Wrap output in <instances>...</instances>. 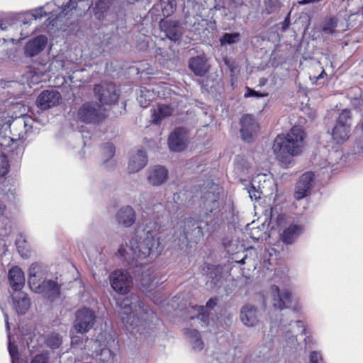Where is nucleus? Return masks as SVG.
<instances>
[{"label": "nucleus", "instance_id": "obj_16", "mask_svg": "<svg viewBox=\"0 0 363 363\" xmlns=\"http://www.w3.org/2000/svg\"><path fill=\"white\" fill-rule=\"evenodd\" d=\"M189 136L184 128H176L169 136V147L172 151L182 152L186 148Z\"/></svg>", "mask_w": 363, "mask_h": 363}, {"label": "nucleus", "instance_id": "obj_20", "mask_svg": "<svg viewBox=\"0 0 363 363\" xmlns=\"http://www.w3.org/2000/svg\"><path fill=\"white\" fill-rule=\"evenodd\" d=\"M113 274L116 276L110 278L112 288L119 294H127L133 283V277L130 276V274Z\"/></svg>", "mask_w": 363, "mask_h": 363}, {"label": "nucleus", "instance_id": "obj_21", "mask_svg": "<svg viewBox=\"0 0 363 363\" xmlns=\"http://www.w3.org/2000/svg\"><path fill=\"white\" fill-rule=\"evenodd\" d=\"M168 178L167 169L161 165H155L150 168L147 173V179L152 186H160L163 184Z\"/></svg>", "mask_w": 363, "mask_h": 363}, {"label": "nucleus", "instance_id": "obj_61", "mask_svg": "<svg viewBox=\"0 0 363 363\" xmlns=\"http://www.w3.org/2000/svg\"><path fill=\"white\" fill-rule=\"evenodd\" d=\"M289 26V21L287 19L284 21V25H283V29L285 30Z\"/></svg>", "mask_w": 363, "mask_h": 363}, {"label": "nucleus", "instance_id": "obj_32", "mask_svg": "<svg viewBox=\"0 0 363 363\" xmlns=\"http://www.w3.org/2000/svg\"><path fill=\"white\" fill-rule=\"evenodd\" d=\"M161 28L165 32L167 38L172 41H178L182 35L178 23L176 21H165L161 24Z\"/></svg>", "mask_w": 363, "mask_h": 363}, {"label": "nucleus", "instance_id": "obj_29", "mask_svg": "<svg viewBox=\"0 0 363 363\" xmlns=\"http://www.w3.org/2000/svg\"><path fill=\"white\" fill-rule=\"evenodd\" d=\"M218 298H211L206 304V306L196 305L192 308L198 311L196 318L200 319L206 325L209 322V312L208 310H212L217 305Z\"/></svg>", "mask_w": 363, "mask_h": 363}, {"label": "nucleus", "instance_id": "obj_24", "mask_svg": "<svg viewBox=\"0 0 363 363\" xmlns=\"http://www.w3.org/2000/svg\"><path fill=\"white\" fill-rule=\"evenodd\" d=\"M212 190L206 192L203 196V205L206 212L216 213L220 208V196L216 193V187L213 186Z\"/></svg>", "mask_w": 363, "mask_h": 363}, {"label": "nucleus", "instance_id": "obj_55", "mask_svg": "<svg viewBox=\"0 0 363 363\" xmlns=\"http://www.w3.org/2000/svg\"><path fill=\"white\" fill-rule=\"evenodd\" d=\"M325 75H326V73L323 69L321 73L318 76H317V77L314 76L313 77H310V79L312 81V83L314 84V83H316L318 80L323 79Z\"/></svg>", "mask_w": 363, "mask_h": 363}, {"label": "nucleus", "instance_id": "obj_15", "mask_svg": "<svg viewBox=\"0 0 363 363\" xmlns=\"http://www.w3.org/2000/svg\"><path fill=\"white\" fill-rule=\"evenodd\" d=\"M315 174L312 172H307L301 175L298 181L294 192V197L297 201L307 197L314 184Z\"/></svg>", "mask_w": 363, "mask_h": 363}, {"label": "nucleus", "instance_id": "obj_14", "mask_svg": "<svg viewBox=\"0 0 363 363\" xmlns=\"http://www.w3.org/2000/svg\"><path fill=\"white\" fill-rule=\"evenodd\" d=\"M88 3L89 8L83 12V13L78 15L77 11L72 12L71 15L65 16V24H67V21L72 18L80 17L86 13L92 6L93 12L96 18L101 19L104 17L105 13L107 12L109 6L110 0H85Z\"/></svg>", "mask_w": 363, "mask_h": 363}, {"label": "nucleus", "instance_id": "obj_3", "mask_svg": "<svg viewBox=\"0 0 363 363\" xmlns=\"http://www.w3.org/2000/svg\"><path fill=\"white\" fill-rule=\"evenodd\" d=\"M304 138L303 129L298 126L293 127L286 135H277L272 147L276 158L284 165L289 164L291 158L302 152Z\"/></svg>", "mask_w": 363, "mask_h": 363}, {"label": "nucleus", "instance_id": "obj_45", "mask_svg": "<svg viewBox=\"0 0 363 363\" xmlns=\"http://www.w3.org/2000/svg\"><path fill=\"white\" fill-rule=\"evenodd\" d=\"M281 6L279 0H267L265 2V10L267 13H272L277 11Z\"/></svg>", "mask_w": 363, "mask_h": 363}, {"label": "nucleus", "instance_id": "obj_48", "mask_svg": "<svg viewBox=\"0 0 363 363\" xmlns=\"http://www.w3.org/2000/svg\"><path fill=\"white\" fill-rule=\"evenodd\" d=\"M30 363H49L48 354L47 353L38 354L31 359Z\"/></svg>", "mask_w": 363, "mask_h": 363}, {"label": "nucleus", "instance_id": "obj_56", "mask_svg": "<svg viewBox=\"0 0 363 363\" xmlns=\"http://www.w3.org/2000/svg\"><path fill=\"white\" fill-rule=\"evenodd\" d=\"M78 73H79L78 71H73L72 74H69L67 76V78L70 81L71 83H73L78 79L76 76Z\"/></svg>", "mask_w": 363, "mask_h": 363}, {"label": "nucleus", "instance_id": "obj_33", "mask_svg": "<svg viewBox=\"0 0 363 363\" xmlns=\"http://www.w3.org/2000/svg\"><path fill=\"white\" fill-rule=\"evenodd\" d=\"M172 108L169 105L159 104L152 110V122L159 124L163 119L171 116Z\"/></svg>", "mask_w": 363, "mask_h": 363}, {"label": "nucleus", "instance_id": "obj_2", "mask_svg": "<svg viewBox=\"0 0 363 363\" xmlns=\"http://www.w3.org/2000/svg\"><path fill=\"white\" fill-rule=\"evenodd\" d=\"M161 225L157 222H149L138 225L134 234L120 245L117 255L132 268L141 267L146 259L155 254L158 255L164 244L159 235Z\"/></svg>", "mask_w": 363, "mask_h": 363}, {"label": "nucleus", "instance_id": "obj_23", "mask_svg": "<svg viewBox=\"0 0 363 363\" xmlns=\"http://www.w3.org/2000/svg\"><path fill=\"white\" fill-rule=\"evenodd\" d=\"M76 54L74 57L69 56V60H63L61 57L57 56L50 66V71L51 72H59L60 70L67 71V74H69L72 71V68L69 67L68 65L70 62L77 63L79 59L82 57V52L80 49L75 50Z\"/></svg>", "mask_w": 363, "mask_h": 363}, {"label": "nucleus", "instance_id": "obj_44", "mask_svg": "<svg viewBox=\"0 0 363 363\" xmlns=\"http://www.w3.org/2000/svg\"><path fill=\"white\" fill-rule=\"evenodd\" d=\"M9 164L6 155L0 152V177L4 176L9 172Z\"/></svg>", "mask_w": 363, "mask_h": 363}, {"label": "nucleus", "instance_id": "obj_63", "mask_svg": "<svg viewBox=\"0 0 363 363\" xmlns=\"http://www.w3.org/2000/svg\"><path fill=\"white\" fill-rule=\"evenodd\" d=\"M296 324L298 326H303V322L301 320L296 321Z\"/></svg>", "mask_w": 363, "mask_h": 363}, {"label": "nucleus", "instance_id": "obj_18", "mask_svg": "<svg viewBox=\"0 0 363 363\" xmlns=\"http://www.w3.org/2000/svg\"><path fill=\"white\" fill-rule=\"evenodd\" d=\"M61 99L60 94L55 90H45L37 99V105L41 109H48L59 104Z\"/></svg>", "mask_w": 363, "mask_h": 363}, {"label": "nucleus", "instance_id": "obj_64", "mask_svg": "<svg viewBox=\"0 0 363 363\" xmlns=\"http://www.w3.org/2000/svg\"><path fill=\"white\" fill-rule=\"evenodd\" d=\"M4 256H6V252L4 251V253H3Z\"/></svg>", "mask_w": 363, "mask_h": 363}, {"label": "nucleus", "instance_id": "obj_62", "mask_svg": "<svg viewBox=\"0 0 363 363\" xmlns=\"http://www.w3.org/2000/svg\"><path fill=\"white\" fill-rule=\"evenodd\" d=\"M215 274V277H213L212 279H216V280L220 279L221 277V275H222V274Z\"/></svg>", "mask_w": 363, "mask_h": 363}, {"label": "nucleus", "instance_id": "obj_39", "mask_svg": "<svg viewBox=\"0 0 363 363\" xmlns=\"http://www.w3.org/2000/svg\"><path fill=\"white\" fill-rule=\"evenodd\" d=\"M189 337L192 339V348L195 350H201L204 347V343L201 339L200 333L195 329H187L185 332Z\"/></svg>", "mask_w": 363, "mask_h": 363}, {"label": "nucleus", "instance_id": "obj_22", "mask_svg": "<svg viewBox=\"0 0 363 363\" xmlns=\"http://www.w3.org/2000/svg\"><path fill=\"white\" fill-rule=\"evenodd\" d=\"M241 136L245 141H249L258 130V124L252 115H245L240 120Z\"/></svg>", "mask_w": 363, "mask_h": 363}, {"label": "nucleus", "instance_id": "obj_8", "mask_svg": "<svg viewBox=\"0 0 363 363\" xmlns=\"http://www.w3.org/2000/svg\"><path fill=\"white\" fill-rule=\"evenodd\" d=\"M160 274H138L140 281V289L146 294L156 304H161L166 299V296H157V292H152L160 284L164 282L162 276L158 277Z\"/></svg>", "mask_w": 363, "mask_h": 363}, {"label": "nucleus", "instance_id": "obj_9", "mask_svg": "<svg viewBox=\"0 0 363 363\" xmlns=\"http://www.w3.org/2000/svg\"><path fill=\"white\" fill-rule=\"evenodd\" d=\"M34 120L28 115H23L15 118L10 125L12 137L11 141H24L32 132Z\"/></svg>", "mask_w": 363, "mask_h": 363}, {"label": "nucleus", "instance_id": "obj_52", "mask_svg": "<svg viewBox=\"0 0 363 363\" xmlns=\"http://www.w3.org/2000/svg\"><path fill=\"white\" fill-rule=\"evenodd\" d=\"M14 27L11 26L7 21H0V32L11 31Z\"/></svg>", "mask_w": 363, "mask_h": 363}, {"label": "nucleus", "instance_id": "obj_53", "mask_svg": "<svg viewBox=\"0 0 363 363\" xmlns=\"http://www.w3.org/2000/svg\"><path fill=\"white\" fill-rule=\"evenodd\" d=\"M335 26L333 22H330L325 25L323 28V31L326 34H333L335 30Z\"/></svg>", "mask_w": 363, "mask_h": 363}, {"label": "nucleus", "instance_id": "obj_40", "mask_svg": "<svg viewBox=\"0 0 363 363\" xmlns=\"http://www.w3.org/2000/svg\"><path fill=\"white\" fill-rule=\"evenodd\" d=\"M62 343V337L56 333H52L45 338V344L51 349H57Z\"/></svg>", "mask_w": 363, "mask_h": 363}, {"label": "nucleus", "instance_id": "obj_60", "mask_svg": "<svg viewBox=\"0 0 363 363\" xmlns=\"http://www.w3.org/2000/svg\"><path fill=\"white\" fill-rule=\"evenodd\" d=\"M247 259V255H245L240 260L236 261L237 263L243 264L245 263V259Z\"/></svg>", "mask_w": 363, "mask_h": 363}, {"label": "nucleus", "instance_id": "obj_34", "mask_svg": "<svg viewBox=\"0 0 363 363\" xmlns=\"http://www.w3.org/2000/svg\"><path fill=\"white\" fill-rule=\"evenodd\" d=\"M259 177L260 176L257 175L255 179L252 180V182H247L246 180L242 182L245 189L247 191L251 200L257 201L261 198V195L262 194V191L260 187H256V184L260 182L259 179Z\"/></svg>", "mask_w": 363, "mask_h": 363}, {"label": "nucleus", "instance_id": "obj_11", "mask_svg": "<svg viewBox=\"0 0 363 363\" xmlns=\"http://www.w3.org/2000/svg\"><path fill=\"white\" fill-rule=\"evenodd\" d=\"M96 320L94 311L85 307L80 308L76 312L74 328L78 333H86L92 328Z\"/></svg>", "mask_w": 363, "mask_h": 363}, {"label": "nucleus", "instance_id": "obj_28", "mask_svg": "<svg viewBox=\"0 0 363 363\" xmlns=\"http://www.w3.org/2000/svg\"><path fill=\"white\" fill-rule=\"evenodd\" d=\"M6 205L0 200V238L2 240L11 233V221L6 215Z\"/></svg>", "mask_w": 363, "mask_h": 363}, {"label": "nucleus", "instance_id": "obj_47", "mask_svg": "<svg viewBox=\"0 0 363 363\" xmlns=\"http://www.w3.org/2000/svg\"><path fill=\"white\" fill-rule=\"evenodd\" d=\"M47 270V264L43 262H36L31 264L29 268V272H39Z\"/></svg>", "mask_w": 363, "mask_h": 363}, {"label": "nucleus", "instance_id": "obj_46", "mask_svg": "<svg viewBox=\"0 0 363 363\" xmlns=\"http://www.w3.org/2000/svg\"><path fill=\"white\" fill-rule=\"evenodd\" d=\"M8 349L9 354L12 359V362L15 363L16 362H18L19 360V353L17 345L9 342Z\"/></svg>", "mask_w": 363, "mask_h": 363}, {"label": "nucleus", "instance_id": "obj_42", "mask_svg": "<svg viewBox=\"0 0 363 363\" xmlns=\"http://www.w3.org/2000/svg\"><path fill=\"white\" fill-rule=\"evenodd\" d=\"M240 35L239 33H225L220 38V43L222 46L226 45H233L240 40Z\"/></svg>", "mask_w": 363, "mask_h": 363}, {"label": "nucleus", "instance_id": "obj_38", "mask_svg": "<svg viewBox=\"0 0 363 363\" xmlns=\"http://www.w3.org/2000/svg\"><path fill=\"white\" fill-rule=\"evenodd\" d=\"M16 245L18 253L22 257L28 258L30 256L31 247L24 237L20 235L16 241Z\"/></svg>", "mask_w": 363, "mask_h": 363}, {"label": "nucleus", "instance_id": "obj_31", "mask_svg": "<svg viewBox=\"0 0 363 363\" xmlns=\"http://www.w3.org/2000/svg\"><path fill=\"white\" fill-rule=\"evenodd\" d=\"M302 228L298 225H291L281 234V240L286 245L292 244L302 233Z\"/></svg>", "mask_w": 363, "mask_h": 363}, {"label": "nucleus", "instance_id": "obj_19", "mask_svg": "<svg viewBox=\"0 0 363 363\" xmlns=\"http://www.w3.org/2000/svg\"><path fill=\"white\" fill-rule=\"evenodd\" d=\"M48 43V38L44 35H40L30 39L24 46V54L28 57H33L45 48Z\"/></svg>", "mask_w": 363, "mask_h": 363}, {"label": "nucleus", "instance_id": "obj_25", "mask_svg": "<svg viewBox=\"0 0 363 363\" xmlns=\"http://www.w3.org/2000/svg\"><path fill=\"white\" fill-rule=\"evenodd\" d=\"M189 67L194 74L199 77L204 76L209 69V65L204 55L191 57L189 61Z\"/></svg>", "mask_w": 363, "mask_h": 363}, {"label": "nucleus", "instance_id": "obj_6", "mask_svg": "<svg viewBox=\"0 0 363 363\" xmlns=\"http://www.w3.org/2000/svg\"><path fill=\"white\" fill-rule=\"evenodd\" d=\"M41 274H29L28 284L32 291L45 294L50 301H54L60 296L61 284L56 281L46 280Z\"/></svg>", "mask_w": 363, "mask_h": 363}, {"label": "nucleus", "instance_id": "obj_7", "mask_svg": "<svg viewBox=\"0 0 363 363\" xmlns=\"http://www.w3.org/2000/svg\"><path fill=\"white\" fill-rule=\"evenodd\" d=\"M270 291L272 294L273 306L279 310L291 308L296 311L299 308L298 300L292 293L290 288H286L281 291L277 285H272Z\"/></svg>", "mask_w": 363, "mask_h": 363}, {"label": "nucleus", "instance_id": "obj_4", "mask_svg": "<svg viewBox=\"0 0 363 363\" xmlns=\"http://www.w3.org/2000/svg\"><path fill=\"white\" fill-rule=\"evenodd\" d=\"M121 311V319L123 323L132 328L136 329L140 326L143 315H147L149 310L145 307L144 303L140 299L139 296L135 294H130L118 303Z\"/></svg>", "mask_w": 363, "mask_h": 363}, {"label": "nucleus", "instance_id": "obj_13", "mask_svg": "<svg viewBox=\"0 0 363 363\" xmlns=\"http://www.w3.org/2000/svg\"><path fill=\"white\" fill-rule=\"evenodd\" d=\"M103 110L101 107L96 103L84 104L78 111V118L84 123H91L99 121Z\"/></svg>", "mask_w": 363, "mask_h": 363}, {"label": "nucleus", "instance_id": "obj_30", "mask_svg": "<svg viewBox=\"0 0 363 363\" xmlns=\"http://www.w3.org/2000/svg\"><path fill=\"white\" fill-rule=\"evenodd\" d=\"M13 308L18 315H24L29 310L30 300L25 293H20L17 297H12Z\"/></svg>", "mask_w": 363, "mask_h": 363}, {"label": "nucleus", "instance_id": "obj_35", "mask_svg": "<svg viewBox=\"0 0 363 363\" xmlns=\"http://www.w3.org/2000/svg\"><path fill=\"white\" fill-rule=\"evenodd\" d=\"M155 97L156 94L153 90L147 87H142L137 99L140 106L147 107L149 103L155 99Z\"/></svg>", "mask_w": 363, "mask_h": 363}, {"label": "nucleus", "instance_id": "obj_51", "mask_svg": "<svg viewBox=\"0 0 363 363\" xmlns=\"http://www.w3.org/2000/svg\"><path fill=\"white\" fill-rule=\"evenodd\" d=\"M84 337L80 335H72L71 337V344L72 346H82L84 343Z\"/></svg>", "mask_w": 363, "mask_h": 363}, {"label": "nucleus", "instance_id": "obj_50", "mask_svg": "<svg viewBox=\"0 0 363 363\" xmlns=\"http://www.w3.org/2000/svg\"><path fill=\"white\" fill-rule=\"evenodd\" d=\"M353 151L354 153L357 155L363 153V138H361L355 141Z\"/></svg>", "mask_w": 363, "mask_h": 363}, {"label": "nucleus", "instance_id": "obj_58", "mask_svg": "<svg viewBox=\"0 0 363 363\" xmlns=\"http://www.w3.org/2000/svg\"><path fill=\"white\" fill-rule=\"evenodd\" d=\"M321 0H301L299 3L302 5H305L311 3L319 2Z\"/></svg>", "mask_w": 363, "mask_h": 363}, {"label": "nucleus", "instance_id": "obj_57", "mask_svg": "<svg viewBox=\"0 0 363 363\" xmlns=\"http://www.w3.org/2000/svg\"><path fill=\"white\" fill-rule=\"evenodd\" d=\"M8 272H23L22 269L18 266H12L9 270Z\"/></svg>", "mask_w": 363, "mask_h": 363}, {"label": "nucleus", "instance_id": "obj_27", "mask_svg": "<svg viewBox=\"0 0 363 363\" xmlns=\"http://www.w3.org/2000/svg\"><path fill=\"white\" fill-rule=\"evenodd\" d=\"M240 319L247 326H255L259 321L257 309L252 306H244L240 311Z\"/></svg>", "mask_w": 363, "mask_h": 363}, {"label": "nucleus", "instance_id": "obj_5", "mask_svg": "<svg viewBox=\"0 0 363 363\" xmlns=\"http://www.w3.org/2000/svg\"><path fill=\"white\" fill-rule=\"evenodd\" d=\"M174 236L179 240L178 245L181 249L189 242H197L203 236L201 223L195 216H189L177 224Z\"/></svg>", "mask_w": 363, "mask_h": 363}, {"label": "nucleus", "instance_id": "obj_1", "mask_svg": "<svg viewBox=\"0 0 363 363\" xmlns=\"http://www.w3.org/2000/svg\"><path fill=\"white\" fill-rule=\"evenodd\" d=\"M89 8L85 0H54L43 6H38L28 11L19 13L17 21L21 31L18 39H24L34 32L30 28L33 21L47 18L44 23V29L50 31L55 28L62 29L66 26L65 16L71 15L77 11L80 15Z\"/></svg>", "mask_w": 363, "mask_h": 363}, {"label": "nucleus", "instance_id": "obj_26", "mask_svg": "<svg viewBox=\"0 0 363 363\" xmlns=\"http://www.w3.org/2000/svg\"><path fill=\"white\" fill-rule=\"evenodd\" d=\"M116 220L125 227L131 226L135 221V212L130 206L122 207L116 214Z\"/></svg>", "mask_w": 363, "mask_h": 363}, {"label": "nucleus", "instance_id": "obj_41", "mask_svg": "<svg viewBox=\"0 0 363 363\" xmlns=\"http://www.w3.org/2000/svg\"><path fill=\"white\" fill-rule=\"evenodd\" d=\"M149 213H152L157 219H159L160 217L168 218L170 215L169 212L166 210V208L161 203L154 204L151 212Z\"/></svg>", "mask_w": 363, "mask_h": 363}, {"label": "nucleus", "instance_id": "obj_59", "mask_svg": "<svg viewBox=\"0 0 363 363\" xmlns=\"http://www.w3.org/2000/svg\"><path fill=\"white\" fill-rule=\"evenodd\" d=\"M4 317H5V321H6V328L8 330H10V326H9V317H8V315L7 314H5L4 315Z\"/></svg>", "mask_w": 363, "mask_h": 363}, {"label": "nucleus", "instance_id": "obj_36", "mask_svg": "<svg viewBox=\"0 0 363 363\" xmlns=\"http://www.w3.org/2000/svg\"><path fill=\"white\" fill-rule=\"evenodd\" d=\"M103 160L107 167H112L116 162L112 160L115 154V147L112 143H106L103 147Z\"/></svg>", "mask_w": 363, "mask_h": 363}, {"label": "nucleus", "instance_id": "obj_37", "mask_svg": "<svg viewBox=\"0 0 363 363\" xmlns=\"http://www.w3.org/2000/svg\"><path fill=\"white\" fill-rule=\"evenodd\" d=\"M24 274H9V281L15 291H20L25 284Z\"/></svg>", "mask_w": 363, "mask_h": 363}, {"label": "nucleus", "instance_id": "obj_43", "mask_svg": "<svg viewBox=\"0 0 363 363\" xmlns=\"http://www.w3.org/2000/svg\"><path fill=\"white\" fill-rule=\"evenodd\" d=\"M162 13L164 16H169L173 13L176 4L173 0H162Z\"/></svg>", "mask_w": 363, "mask_h": 363}, {"label": "nucleus", "instance_id": "obj_54", "mask_svg": "<svg viewBox=\"0 0 363 363\" xmlns=\"http://www.w3.org/2000/svg\"><path fill=\"white\" fill-rule=\"evenodd\" d=\"M319 360H321L319 354L315 351L311 352L310 354V363H320Z\"/></svg>", "mask_w": 363, "mask_h": 363}, {"label": "nucleus", "instance_id": "obj_49", "mask_svg": "<svg viewBox=\"0 0 363 363\" xmlns=\"http://www.w3.org/2000/svg\"><path fill=\"white\" fill-rule=\"evenodd\" d=\"M246 90H247V91L245 94V97H246V98H247V97L259 98V97H264V96H267V93H261L259 91H255L252 89L249 88V87H247Z\"/></svg>", "mask_w": 363, "mask_h": 363}, {"label": "nucleus", "instance_id": "obj_17", "mask_svg": "<svg viewBox=\"0 0 363 363\" xmlns=\"http://www.w3.org/2000/svg\"><path fill=\"white\" fill-rule=\"evenodd\" d=\"M148 159L147 153L143 150H133L130 152L128 169L130 173H136L143 169Z\"/></svg>", "mask_w": 363, "mask_h": 363}, {"label": "nucleus", "instance_id": "obj_10", "mask_svg": "<svg viewBox=\"0 0 363 363\" xmlns=\"http://www.w3.org/2000/svg\"><path fill=\"white\" fill-rule=\"evenodd\" d=\"M350 111L343 110L333 129L332 136L335 143L343 144L350 138Z\"/></svg>", "mask_w": 363, "mask_h": 363}, {"label": "nucleus", "instance_id": "obj_12", "mask_svg": "<svg viewBox=\"0 0 363 363\" xmlns=\"http://www.w3.org/2000/svg\"><path fill=\"white\" fill-rule=\"evenodd\" d=\"M94 93L100 102L103 104H113L118 101L119 94L114 84L103 82L96 85Z\"/></svg>", "mask_w": 363, "mask_h": 363}]
</instances>
